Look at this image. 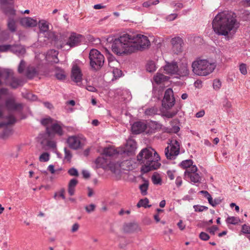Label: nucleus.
<instances>
[{
  "mask_svg": "<svg viewBox=\"0 0 250 250\" xmlns=\"http://www.w3.org/2000/svg\"><path fill=\"white\" fill-rule=\"evenodd\" d=\"M236 22V19L230 14L221 12L213 20L212 28L215 33L218 35L226 36L230 31L233 30Z\"/></svg>",
  "mask_w": 250,
  "mask_h": 250,
  "instance_id": "f257e3e1",
  "label": "nucleus"
},
{
  "mask_svg": "<svg viewBox=\"0 0 250 250\" xmlns=\"http://www.w3.org/2000/svg\"><path fill=\"white\" fill-rule=\"evenodd\" d=\"M137 160L140 164H144L141 171L145 173L157 169L161 165L159 162L160 156L151 147L143 148L138 154Z\"/></svg>",
  "mask_w": 250,
  "mask_h": 250,
  "instance_id": "f03ea898",
  "label": "nucleus"
},
{
  "mask_svg": "<svg viewBox=\"0 0 250 250\" xmlns=\"http://www.w3.org/2000/svg\"><path fill=\"white\" fill-rule=\"evenodd\" d=\"M130 35L124 34L119 37L110 36L107 38V42L111 44L112 51L118 56L132 53L130 51Z\"/></svg>",
  "mask_w": 250,
  "mask_h": 250,
  "instance_id": "7ed1b4c3",
  "label": "nucleus"
},
{
  "mask_svg": "<svg viewBox=\"0 0 250 250\" xmlns=\"http://www.w3.org/2000/svg\"><path fill=\"white\" fill-rule=\"evenodd\" d=\"M193 72L198 76H206L213 72L216 67L214 62H209L205 59L196 60L192 63Z\"/></svg>",
  "mask_w": 250,
  "mask_h": 250,
  "instance_id": "20e7f679",
  "label": "nucleus"
},
{
  "mask_svg": "<svg viewBox=\"0 0 250 250\" xmlns=\"http://www.w3.org/2000/svg\"><path fill=\"white\" fill-rule=\"evenodd\" d=\"M130 51L134 53L138 50H143L150 45L148 38L141 34L130 35Z\"/></svg>",
  "mask_w": 250,
  "mask_h": 250,
  "instance_id": "39448f33",
  "label": "nucleus"
},
{
  "mask_svg": "<svg viewBox=\"0 0 250 250\" xmlns=\"http://www.w3.org/2000/svg\"><path fill=\"white\" fill-rule=\"evenodd\" d=\"M160 128V125L156 122H153L148 125L142 121H137L131 126V130L134 134H139L146 131V134L155 133Z\"/></svg>",
  "mask_w": 250,
  "mask_h": 250,
  "instance_id": "423d86ee",
  "label": "nucleus"
},
{
  "mask_svg": "<svg viewBox=\"0 0 250 250\" xmlns=\"http://www.w3.org/2000/svg\"><path fill=\"white\" fill-rule=\"evenodd\" d=\"M89 59L90 66L93 70L95 71L100 70L104 62V55L96 49H92L90 51Z\"/></svg>",
  "mask_w": 250,
  "mask_h": 250,
  "instance_id": "0eeeda50",
  "label": "nucleus"
},
{
  "mask_svg": "<svg viewBox=\"0 0 250 250\" xmlns=\"http://www.w3.org/2000/svg\"><path fill=\"white\" fill-rule=\"evenodd\" d=\"M184 179L192 184L201 183L202 177L198 172V168L195 165L186 170L184 172Z\"/></svg>",
  "mask_w": 250,
  "mask_h": 250,
  "instance_id": "6e6552de",
  "label": "nucleus"
},
{
  "mask_svg": "<svg viewBox=\"0 0 250 250\" xmlns=\"http://www.w3.org/2000/svg\"><path fill=\"white\" fill-rule=\"evenodd\" d=\"M25 73L26 77L30 80H32L35 77H38L41 79L42 76H45L47 74L44 67L40 64L36 66H28Z\"/></svg>",
  "mask_w": 250,
  "mask_h": 250,
  "instance_id": "1a4fd4ad",
  "label": "nucleus"
},
{
  "mask_svg": "<svg viewBox=\"0 0 250 250\" xmlns=\"http://www.w3.org/2000/svg\"><path fill=\"white\" fill-rule=\"evenodd\" d=\"M169 145L170 148L169 149V146L165 148V155L167 159L174 160L180 153V143L176 139H172Z\"/></svg>",
  "mask_w": 250,
  "mask_h": 250,
  "instance_id": "9d476101",
  "label": "nucleus"
},
{
  "mask_svg": "<svg viewBox=\"0 0 250 250\" xmlns=\"http://www.w3.org/2000/svg\"><path fill=\"white\" fill-rule=\"evenodd\" d=\"M0 8L6 15L14 16L16 15L14 0H0Z\"/></svg>",
  "mask_w": 250,
  "mask_h": 250,
  "instance_id": "9b49d317",
  "label": "nucleus"
},
{
  "mask_svg": "<svg viewBox=\"0 0 250 250\" xmlns=\"http://www.w3.org/2000/svg\"><path fill=\"white\" fill-rule=\"evenodd\" d=\"M175 102L172 89L171 88H167L165 92L164 97L162 101V106L166 109H170L174 105Z\"/></svg>",
  "mask_w": 250,
  "mask_h": 250,
  "instance_id": "f8f14e48",
  "label": "nucleus"
},
{
  "mask_svg": "<svg viewBox=\"0 0 250 250\" xmlns=\"http://www.w3.org/2000/svg\"><path fill=\"white\" fill-rule=\"evenodd\" d=\"M4 106L9 112L17 111L21 112L23 105L21 104L16 103L14 99L9 98L5 100Z\"/></svg>",
  "mask_w": 250,
  "mask_h": 250,
  "instance_id": "ddd939ff",
  "label": "nucleus"
},
{
  "mask_svg": "<svg viewBox=\"0 0 250 250\" xmlns=\"http://www.w3.org/2000/svg\"><path fill=\"white\" fill-rule=\"evenodd\" d=\"M45 132L49 137H51L53 135L57 134L59 136H62L63 134L62 126L58 123L52 124L50 127L47 126Z\"/></svg>",
  "mask_w": 250,
  "mask_h": 250,
  "instance_id": "4468645a",
  "label": "nucleus"
},
{
  "mask_svg": "<svg viewBox=\"0 0 250 250\" xmlns=\"http://www.w3.org/2000/svg\"><path fill=\"white\" fill-rule=\"evenodd\" d=\"M172 50L174 54H178L183 51L184 44L183 40L180 37H175L171 39Z\"/></svg>",
  "mask_w": 250,
  "mask_h": 250,
  "instance_id": "2eb2a0df",
  "label": "nucleus"
},
{
  "mask_svg": "<svg viewBox=\"0 0 250 250\" xmlns=\"http://www.w3.org/2000/svg\"><path fill=\"white\" fill-rule=\"evenodd\" d=\"M83 74L81 68L77 64L73 66L71 70V78L78 85L80 86L82 83Z\"/></svg>",
  "mask_w": 250,
  "mask_h": 250,
  "instance_id": "dca6fc26",
  "label": "nucleus"
},
{
  "mask_svg": "<svg viewBox=\"0 0 250 250\" xmlns=\"http://www.w3.org/2000/svg\"><path fill=\"white\" fill-rule=\"evenodd\" d=\"M83 39V36L76 33H72L68 38V41L66 44L69 45L70 47H74L80 44Z\"/></svg>",
  "mask_w": 250,
  "mask_h": 250,
  "instance_id": "f3484780",
  "label": "nucleus"
},
{
  "mask_svg": "<svg viewBox=\"0 0 250 250\" xmlns=\"http://www.w3.org/2000/svg\"><path fill=\"white\" fill-rule=\"evenodd\" d=\"M3 105L1 104H0V118L7 119L8 121L6 122H0V128L9 125H14L17 121L15 117L12 115H9L8 116H4L3 113Z\"/></svg>",
  "mask_w": 250,
  "mask_h": 250,
  "instance_id": "a211bd4d",
  "label": "nucleus"
},
{
  "mask_svg": "<svg viewBox=\"0 0 250 250\" xmlns=\"http://www.w3.org/2000/svg\"><path fill=\"white\" fill-rule=\"evenodd\" d=\"M137 148V144L134 140L128 139L126 141L124 153L128 156H132L134 154Z\"/></svg>",
  "mask_w": 250,
  "mask_h": 250,
  "instance_id": "6ab92c4d",
  "label": "nucleus"
},
{
  "mask_svg": "<svg viewBox=\"0 0 250 250\" xmlns=\"http://www.w3.org/2000/svg\"><path fill=\"white\" fill-rule=\"evenodd\" d=\"M11 52L19 57H22L26 53V49L24 46L21 44H15L12 45Z\"/></svg>",
  "mask_w": 250,
  "mask_h": 250,
  "instance_id": "aec40b11",
  "label": "nucleus"
},
{
  "mask_svg": "<svg viewBox=\"0 0 250 250\" xmlns=\"http://www.w3.org/2000/svg\"><path fill=\"white\" fill-rule=\"evenodd\" d=\"M69 146L73 149H77L81 147V141L76 136L69 137L67 140Z\"/></svg>",
  "mask_w": 250,
  "mask_h": 250,
  "instance_id": "412c9836",
  "label": "nucleus"
},
{
  "mask_svg": "<svg viewBox=\"0 0 250 250\" xmlns=\"http://www.w3.org/2000/svg\"><path fill=\"white\" fill-rule=\"evenodd\" d=\"M164 70L167 74H176L178 71V65L177 62H167L164 67Z\"/></svg>",
  "mask_w": 250,
  "mask_h": 250,
  "instance_id": "4be33fe9",
  "label": "nucleus"
},
{
  "mask_svg": "<svg viewBox=\"0 0 250 250\" xmlns=\"http://www.w3.org/2000/svg\"><path fill=\"white\" fill-rule=\"evenodd\" d=\"M21 24L26 27H35L37 25V21L30 17H26L21 19Z\"/></svg>",
  "mask_w": 250,
  "mask_h": 250,
  "instance_id": "5701e85b",
  "label": "nucleus"
},
{
  "mask_svg": "<svg viewBox=\"0 0 250 250\" xmlns=\"http://www.w3.org/2000/svg\"><path fill=\"white\" fill-rule=\"evenodd\" d=\"M189 72L187 63H182L179 67H178V71H177L176 74L181 77H185L188 75Z\"/></svg>",
  "mask_w": 250,
  "mask_h": 250,
  "instance_id": "b1692460",
  "label": "nucleus"
},
{
  "mask_svg": "<svg viewBox=\"0 0 250 250\" xmlns=\"http://www.w3.org/2000/svg\"><path fill=\"white\" fill-rule=\"evenodd\" d=\"M96 168H104L107 165V159L103 157H98L95 161Z\"/></svg>",
  "mask_w": 250,
  "mask_h": 250,
  "instance_id": "393cba45",
  "label": "nucleus"
},
{
  "mask_svg": "<svg viewBox=\"0 0 250 250\" xmlns=\"http://www.w3.org/2000/svg\"><path fill=\"white\" fill-rule=\"evenodd\" d=\"M22 84L23 81L21 79L14 77L11 78L10 85L13 88H17Z\"/></svg>",
  "mask_w": 250,
  "mask_h": 250,
  "instance_id": "a878e982",
  "label": "nucleus"
},
{
  "mask_svg": "<svg viewBox=\"0 0 250 250\" xmlns=\"http://www.w3.org/2000/svg\"><path fill=\"white\" fill-rule=\"evenodd\" d=\"M56 72L55 76L56 78L59 80L61 81H64L66 78V75L65 74L64 71L58 67H56Z\"/></svg>",
  "mask_w": 250,
  "mask_h": 250,
  "instance_id": "bb28decb",
  "label": "nucleus"
},
{
  "mask_svg": "<svg viewBox=\"0 0 250 250\" xmlns=\"http://www.w3.org/2000/svg\"><path fill=\"white\" fill-rule=\"evenodd\" d=\"M137 228V225L135 223H129L124 226V230L125 233L134 232Z\"/></svg>",
  "mask_w": 250,
  "mask_h": 250,
  "instance_id": "cd10ccee",
  "label": "nucleus"
},
{
  "mask_svg": "<svg viewBox=\"0 0 250 250\" xmlns=\"http://www.w3.org/2000/svg\"><path fill=\"white\" fill-rule=\"evenodd\" d=\"M7 27L11 32H14L16 31V21L11 17H9L7 21Z\"/></svg>",
  "mask_w": 250,
  "mask_h": 250,
  "instance_id": "c85d7f7f",
  "label": "nucleus"
},
{
  "mask_svg": "<svg viewBox=\"0 0 250 250\" xmlns=\"http://www.w3.org/2000/svg\"><path fill=\"white\" fill-rule=\"evenodd\" d=\"M193 162L191 159H188L182 161L179 164V166L183 169H189L192 167Z\"/></svg>",
  "mask_w": 250,
  "mask_h": 250,
  "instance_id": "c756f323",
  "label": "nucleus"
},
{
  "mask_svg": "<svg viewBox=\"0 0 250 250\" xmlns=\"http://www.w3.org/2000/svg\"><path fill=\"white\" fill-rule=\"evenodd\" d=\"M118 153L117 151L112 147L104 148L103 152V154L106 156H112Z\"/></svg>",
  "mask_w": 250,
  "mask_h": 250,
  "instance_id": "7c9ffc66",
  "label": "nucleus"
},
{
  "mask_svg": "<svg viewBox=\"0 0 250 250\" xmlns=\"http://www.w3.org/2000/svg\"><path fill=\"white\" fill-rule=\"evenodd\" d=\"M38 24L41 32L44 33L47 32L49 30L48 23L46 21H40L39 22Z\"/></svg>",
  "mask_w": 250,
  "mask_h": 250,
  "instance_id": "2f4dec72",
  "label": "nucleus"
},
{
  "mask_svg": "<svg viewBox=\"0 0 250 250\" xmlns=\"http://www.w3.org/2000/svg\"><path fill=\"white\" fill-rule=\"evenodd\" d=\"M12 129L6 127L2 132L0 133V138L5 139L12 134Z\"/></svg>",
  "mask_w": 250,
  "mask_h": 250,
  "instance_id": "473e14b6",
  "label": "nucleus"
},
{
  "mask_svg": "<svg viewBox=\"0 0 250 250\" xmlns=\"http://www.w3.org/2000/svg\"><path fill=\"white\" fill-rule=\"evenodd\" d=\"M148 185L149 183L147 180H145L144 183L143 184L140 185L139 188L141 190L142 195L145 196L147 194V190L148 189Z\"/></svg>",
  "mask_w": 250,
  "mask_h": 250,
  "instance_id": "72a5a7b5",
  "label": "nucleus"
},
{
  "mask_svg": "<svg viewBox=\"0 0 250 250\" xmlns=\"http://www.w3.org/2000/svg\"><path fill=\"white\" fill-rule=\"evenodd\" d=\"M148 203L149 200L147 198L142 199L139 201L137 204V207L139 208L142 207L145 208H150L151 207V205H148Z\"/></svg>",
  "mask_w": 250,
  "mask_h": 250,
  "instance_id": "f704fd0d",
  "label": "nucleus"
},
{
  "mask_svg": "<svg viewBox=\"0 0 250 250\" xmlns=\"http://www.w3.org/2000/svg\"><path fill=\"white\" fill-rule=\"evenodd\" d=\"M223 106L228 113H229L232 112L231 110V104L227 99H225L223 101Z\"/></svg>",
  "mask_w": 250,
  "mask_h": 250,
  "instance_id": "c9c22d12",
  "label": "nucleus"
},
{
  "mask_svg": "<svg viewBox=\"0 0 250 250\" xmlns=\"http://www.w3.org/2000/svg\"><path fill=\"white\" fill-rule=\"evenodd\" d=\"M240 222V220L238 217L234 216H229L226 219L227 224L236 225Z\"/></svg>",
  "mask_w": 250,
  "mask_h": 250,
  "instance_id": "e433bc0d",
  "label": "nucleus"
},
{
  "mask_svg": "<svg viewBox=\"0 0 250 250\" xmlns=\"http://www.w3.org/2000/svg\"><path fill=\"white\" fill-rule=\"evenodd\" d=\"M53 119L50 117H48L47 118H42L41 120V124L44 126H48L49 125H52L53 124Z\"/></svg>",
  "mask_w": 250,
  "mask_h": 250,
  "instance_id": "4c0bfd02",
  "label": "nucleus"
},
{
  "mask_svg": "<svg viewBox=\"0 0 250 250\" xmlns=\"http://www.w3.org/2000/svg\"><path fill=\"white\" fill-rule=\"evenodd\" d=\"M158 112V109L157 108L155 107H152L151 108H149L146 109L145 110V114L147 116H152L155 114H157Z\"/></svg>",
  "mask_w": 250,
  "mask_h": 250,
  "instance_id": "58836bf2",
  "label": "nucleus"
},
{
  "mask_svg": "<svg viewBox=\"0 0 250 250\" xmlns=\"http://www.w3.org/2000/svg\"><path fill=\"white\" fill-rule=\"evenodd\" d=\"M49 154L47 152H43L40 155L39 161L41 162H46L49 161Z\"/></svg>",
  "mask_w": 250,
  "mask_h": 250,
  "instance_id": "ea45409f",
  "label": "nucleus"
},
{
  "mask_svg": "<svg viewBox=\"0 0 250 250\" xmlns=\"http://www.w3.org/2000/svg\"><path fill=\"white\" fill-rule=\"evenodd\" d=\"M151 180L154 185H161L162 179L159 175L154 174L151 177Z\"/></svg>",
  "mask_w": 250,
  "mask_h": 250,
  "instance_id": "a19ab883",
  "label": "nucleus"
},
{
  "mask_svg": "<svg viewBox=\"0 0 250 250\" xmlns=\"http://www.w3.org/2000/svg\"><path fill=\"white\" fill-rule=\"evenodd\" d=\"M64 159L66 160L67 162H70L71 158L72 157V155L71 153V151L69 150H68L66 147H64Z\"/></svg>",
  "mask_w": 250,
  "mask_h": 250,
  "instance_id": "79ce46f5",
  "label": "nucleus"
},
{
  "mask_svg": "<svg viewBox=\"0 0 250 250\" xmlns=\"http://www.w3.org/2000/svg\"><path fill=\"white\" fill-rule=\"evenodd\" d=\"M146 70L148 72H152L156 70L155 65L153 62H148L146 66Z\"/></svg>",
  "mask_w": 250,
  "mask_h": 250,
  "instance_id": "37998d69",
  "label": "nucleus"
},
{
  "mask_svg": "<svg viewBox=\"0 0 250 250\" xmlns=\"http://www.w3.org/2000/svg\"><path fill=\"white\" fill-rule=\"evenodd\" d=\"M11 44L0 45V52H6L8 51L11 52Z\"/></svg>",
  "mask_w": 250,
  "mask_h": 250,
  "instance_id": "c03bdc74",
  "label": "nucleus"
},
{
  "mask_svg": "<svg viewBox=\"0 0 250 250\" xmlns=\"http://www.w3.org/2000/svg\"><path fill=\"white\" fill-rule=\"evenodd\" d=\"M193 208L196 212H201L208 209V208L207 207L199 205L193 206Z\"/></svg>",
  "mask_w": 250,
  "mask_h": 250,
  "instance_id": "a18cd8bd",
  "label": "nucleus"
},
{
  "mask_svg": "<svg viewBox=\"0 0 250 250\" xmlns=\"http://www.w3.org/2000/svg\"><path fill=\"white\" fill-rule=\"evenodd\" d=\"M25 66V62L23 60H21L20 62V63L18 66V72L20 74H21L23 72Z\"/></svg>",
  "mask_w": 250,
  "mask_h": 250,
  "instance_id": "49530a36",
  "label": "nucleus"
},
{
  "mask_svg": "<svg viewBox=\"0 0 250 250\" xmlns=\"http://www.w3.org/2000/svg\"><path fill=\"white\" fill-rule=\"evenodd\" d=\"M165 77L166 76L164 75L160 74L154 77V80L157 83H161L164 81Z\"/></svg>",
  "mask_w": 250,
  "mask_h": 250,
  "instance_id": "de8ad7c7",
  "label": "nucleus"
},
{
  "mask_svg": "<svg viewBox=\"0 0 250 250\" xmlns=\"http://www.w3.org/2000/svg\"><path fill=\"white\" fill-rule=\"evenodd\" d=\"M177 112L178 110L167 111L164 114V116L167 118H172L177 114Z\"/></svg>",
  "mask_w": 250,
  "mask_h": 250,
  "instance_id": "09e8293b",
  "label": "nucleus"
},
{
  "mask_svg": "<svg viewBox=\"0 0 250 250\" xmlns=\"http://www.w3.org/2000/svg\"><path fill=\"white\" fill-rule=\"evenodd\" d=\"M199 237L200 239L203 241H207L210 238L209 235L205 232H201L199 234Z\"/></svg>",
  "mask_w": 250,
  "mask_h": 250,
  "instance_id": "8fccbe9b",
  "label": "nucleus"
},
{
  "mask_svg": "<svg viewBox=\"0 0 250 250\" xmlns=\"http://www.w3.org/2000/svg\"><path fill=\"white\" fill-rule=\"evenodd\" d=\"M239 70L243 75L247 74V66L245 63H242L239 65Z\"/></svg>",
  "mask_w": 250,
  "mask_h": 250,
  "instance_id": "3c124183",
  "label": "nucleus"
},
{
  "mask_svg": "<svg viewBox=\"0 0 250 250\" xmlns=\"http://www.w3.org/2000/svg\"><path fill=\"white\" fill-rule=\"evenodd\" d=\"M242 232L245 234H249L250 235V226L244 224L242 227Z\"/></svg>",
  "mask_w": 250,
  "mask_h": 250,
  "instance_id": "603ef678",
  "label": "nucleus"
},
{
  "mask_svg": "<svg viewBox=\"0 0 250 250\" xmlns=\"http://www.w3.org/2000/svg\"><path fill=\"white\" fill-rule=\"evenodd\" d=\"M219 229V228L216 226L213 225L210 228H208L207 229V230L212 235H214L215 233V231L218 230Z\"/></svg>",
  "mask_w": 250,
  "mask_h": 250,
  "instance_id": "864d4df0",
  "label": "nucleus"
},
{
  "mask_svg": "<svg viewBox=\"0 0 250 250\" xmlns=\"http://www.w3.org/2000/svg\"><path fill=\"white\" fill-rule=\"evenodd\" d=\"M68 173L71 176H78V170L74 167L70 168L68 171Z\"/></svg>",
  "mask_w": 250,
  "mask_h": 250,
  "instance_id": "5fc2aeb1",
  "label": "nucleus"
},
{
  "mask_svg": "<svg viewBox=\"0 0 250 250\" xmlns=\"http://www.w3.org/2000/svg\"><path fill=\"white\" fill-rule=\"evenodd\" d=\"M221 86V83L219 80H215L213 83V87L215 89H219Z\"/></svg>",
  "mask_w": 250,
  "mask_h": 250,
  "instance_id": "6e6d98bb",
  "label": "nucleus"
},
{
  "mask_svg": "<svg viewBox=\"0 0 250 250\" xmlns=\"http://www.w3.org/2000/svg\"><path fill=\"white\" fill-rule=\"evenodd\" d=\"M95 205L94 204H91L88 206H86L85 208L87 213H90L95 210Z\"/></svg>",
  "mask_w": 250,
  "mask_h": 250,
  "instance_id": "4d7b16f0",
  "label": "nucleus"
},
{
  "mask_svg": "<svg viewBox=\"0 0 250 250\" xmlns=\"http://www.w3.org/2000/svg\"><path fill=\"white\" fill-rule=\"evenodd\" d=\"M3 73L5 74L4 79L7 80L10 78L12 72L9 69H6L3 71Z\"/></svg>",
  "mask_w": 250,
  "mask_h": 250,
  "instance_id": "13d9d810",
  "label": "nucleus"
},
{
  "mask_svg": "<svg viewBox=\"0 0 250 250\" xmlns=\"http://www.w3.org/2000/svg\"><path fill=\"white\" fill-rule=\"evenodd\" d=\"M47 146L52 148H56V143L54 141L49 140L47 142Z\"/></svg>",
  "mask_w": 250,
  "mask_h": 250,
  "instance_id": "bf43d9fd",
  "label": "nucleus"
},
{
  "mask_svg": "<svg viewBox=\"0 0 250 250\" xmlns=\"http://www.w3.org/2000/svg\"><path fill=\"white\" fill-rule=\"evenodd\" d=\"M78 183V180L76 179L73 178L69 181L68 184V187L75 188Z\"/></svg>",
  "mask_w": 250,
  "mask_h": 250,
  "instance_id": "052dcab7",
  "label": "nucleus"
},
{
  "mask_svg": "<svg viewBox=\"0 0 250 250\" xmlns=\"http://www.w3.org/2000/svg\"><path fill=\"white\" fill-rule=\"evenodd\" d=\"M175 172V170H168L167 171V174L168 178L170 180H173L174 179V173Z\"/></svg>",
  "mask_w": 250,
  "mask_h": 250,
  "instance_id": "680f3d73",
  "label": "nucleus"
},
{
  "mask_svg": "<svg viewBox=\"0 0 250 250\" xmlns=\"http://www.w3.org/2000/svg\"><path fill=\"white\" fill-rule=\"evenodd\" d=\"M26 98L31 101H36L37 99V96L32 93H28Z\"/></svg>",
  "mask_w": 250,
  "mask_h": 250,
  "instance_id": "e2e57ef3",
  "label": "nucleus"
},
{
  "mask_svg": "<svg viewBox=\"0 0 250 250\" xmlns=\"http://www.w3.org/2000/svg\"><path fill=\"white\" fill-rule=\"evenodd\" d=\"M175 184L177 187H180L182 184V179L180 176H178L175 180Z\"/></svg>",
  "mask_w": 250,
  "mask_h": 250,
  "instance_id": "0e129e2a",
  "label": "nucleus"
},
{
  "mask_svg": "<svg viewBox=\"0 0 250 250\" xmlns=\"http://www.w3.org/2000/svg\"><path fill=\"white\" fill-rule=\"evenodd\" d=\"M199 193L203 194L204 197L206 198L207 199L211 196V195L209 193V192L206 190H201L199 192Z\"/></svg>",
  "mask_w": 250,
  "mask_h": 250,
  "instance_id": "69168bd1",
  "label": "nucleus"
},
{
  "mask_svg": "<svg viewBox=\"0 0 250 250\" xmlns=\"http://www.w3.org/2000/svg\"><path fill=\"white\" fill-rule=\"evenodd\" d=\"M79 228V225L78 223H76L73 224L72 227L71 231L72 232H75L77 231Z\"/></svg>",
  "mask_w": 250,
  "mask_h": 250,
  "instance_id": "338daca9",
  "label": "nucleus"
},
{
  "mask_svg": "<svg viewBox=\"0 0 250 250\" xmlns=\"http://www.w3.org/2000/svg\"><path fill=\"white\" fill-rule=\"evenodd\" d=\"M86 89L90 92H96L97 91V89L92 85H87Z\"/></svg>",
  "mask_w": 250,
  "mask_h": 250,
  "instance_id": "774afa93",
  "label": "nucleus"
}]
</instances>
